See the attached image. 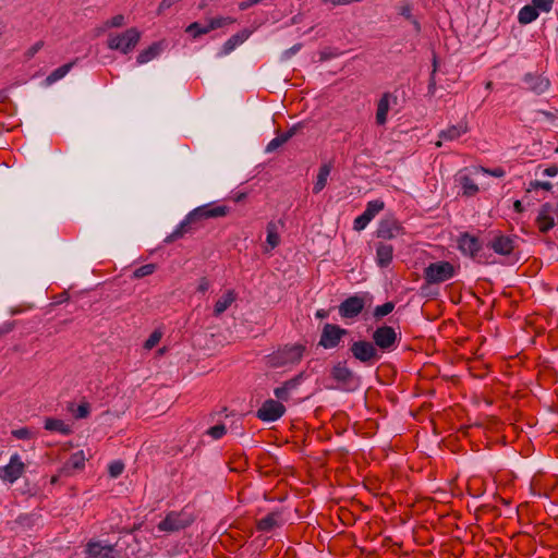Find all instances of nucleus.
Returning a JSON list of instances; mask_svg holds the SVG:
<instances>
[{
    "label": "nucleus",
    "instance_id": "f257e3e1",
    "mask_svg": "<svg viewBox=\"0 0 558 558\" xmlns=\"http://www.w3.org/2000/svg\"><path fill=\"white\" fill-rule=\"evenodd\" d=\"M229 208L225 205L207 204L195 208L177 228V236H181L197 227L203 219L225 217Z\"/></svg>",
    "mask_w": 558,
    "mask_h": 558
},
{
    "label": "nucleus",
    "instance_id": "f03ea898",
    "mask_svg": "<svg viewBox=\"0 0 558 558\" xmlns=\"http://www.w3.org/2000/svg\"><path fill=\"white\" fill-rule=\"evenodd\" d=\"M142 38V32L137 27H129L123 32H109L107 34L106 46L110 50L122 54L132 52Z\"/></svg>",
    "mask_w": 558,
    "mask_h": 558
},
{
    "label": "nucleus",
    "instance_id": "7ed1b4c3",
    "mask_svg": "<svg viewBox=\"0 0 558 558\" xmlns=\"http://www.w3.org/2000/svg\"><path fill=\"white\" fill-rule=\"evenodd\" d=\"M305 347L302 344H291L280 348L267 356L269 366L278 368L298 364L304 354Z\"/></svg>",
    "mask_w": 558,
    "mask_h": 558
},
{
    "label": "nucleus",
    "instance_id": "20e7f679",
    "mask_svg": "<svg viewBox=\"0 0 558 558\" xmlns=\"http://www.w3.org/2000/svg\"><path fill=\"white\" fill-rule=\"evenodd\" d=\"M457 271L458 267L450 262H434L424 269V279L428 284H439L452 279Z\"/></svg>",
    "mask_w": 558,
    "mask_h": 558
},
{
    "label": "nucleus",
    "instance_id": "39448f33",
    "mask_svg": "<svg viewBox=\"0 0 558 558\" xmlns=\"http://www.w3.org/2000/svg\"><path fill=\"white\" fill-rule=\"evenodd\" d=\"M373 344L378 352H392L399 343V333L391 326L377 327L372 335Z\"/></svg>",
    "mask_w": 558,
    "mask_h": 558
},
{
    "label": "nucleus",
    "instance_id": "423d86ee",
    "mask_svg": "<svg viewBox=\"0 0 558 558\" xmlns=\"http://www.w3.org/2000/svg\"><path fill=\"white\" fill-rule=\"evenodd\" d=\"M350 351L354 359L368 366L374 365L381 357L373 342L366 340L354 341L351 344Z\"/></svg>",
    "mask_w": 558,
    "mask_h": 558
},
{
    "label": "nucleus",
    "instance_id": "0eeeda50",
    "mask_svg": "<svg viewBox=\"0 0 558 558\" xmlns=\"http://www.w3.org/2000/svg\"><path fill=\"white\" fill-rule=\"evenodd\" d=\"M235 23V19L230 16H216L207 20L205 23L194 22L186 27V33L193 38L201 35L208 34L209 32L225 27Z\"/></svg>",
    "mask_w": 558,
    "mask_h": 558
},
{
    "label": "nucleus",
    "instance_id": "6e6552de",
    "mask_svg": "<svg viewBox=\"0 0 558 558\" xmlns=\"http://www.w3.org/2000/svg\"><path fill=\"white\" fill-rule=\"evenodd\" d=\"M26 465L20 454L14 453L10 457L7 465L0 466V480L13 484L25 473Z\"/></svg>",
    "mask_w": 558,
    "mask_h": 558
},
{
    "label": "nucleus",
    "instance_id": "1a4fd4ad",
    "mask_svg": "<svg viewBox=\"0 0 558 558\" xmlns=\"http://www.w3.org/2000/svg\"><path fill=\"white\" fill-rule=\"evenodd\" d=\"M348 333L347 329L335 324H325L320 333L318 345L324 349H335L341 339Z\"/></svg>",
    "mask_w": 558,
    "mask_h": 558
},
{
    "label": "nucleus",
    "instance_id": "9d476101",
    "mask_svg": "<svg viewBox=\"0 0 558 558\" xmlns=\"http://www.w3.org/2000/svg\"><path fill=\"white\" fill-rule=\"evenodd\" d=\"M457 243L458 250L462 255L469 256L473 259H480L482 243L476 235L469 232H463L459 235Z\"/></svg>",
    "mask_w": 558,
    "mask_h": 558
},
{
    "label": "nucleus",
    "instance_id": "9b49d317",
    "mask_svg": "<svg viewBox=\"0 0 558 558\" xmlns=\"http://www.w3.org/2000/svg\"><path fill=\"white\" fill-rule=\"evenodd\" d=\"M85 553L86 558H125L117 550L116 546L102 544L99 541L88 542Z\"/></svg>",
    "mask_w": 558,
    "mask_h": 558
},
{
    "label": "nucleus",
    "instance_id": "f8f14e48",
    "mask_svg": "<svg viewBox=\"0 0 558 558\" xmlns=\"http://www.w3.org/2000/svg\"><path fill=\"white\" fill-rule=\"evenodd\" d=\"M286 413V407L274 399L266 400L256 412V416L263 422H275Z\"/></svg>",
    "mask_w": 558,
    "mask_h": 558
},
{
    "label": "nucleus",
    "instance_id": "ddd939ff",
    "mask_svg": "<svg viewBox=\"0 0 558 558\" xmlns=\"http://www.w3.org/2000/svg\"><path fill=\"white\" fill-rule=\"evenodd\" d=\"M385 207L383 201L375 199L367 203L365 210L362 215L354 219V229L361 231L378 215Z\"/></svg>",
    "mask_w": 558,
    "mask_h": 558
},
{
    "label": "nucleus",
    "instance_id": "4468645a",
    "mask_svg": "<svg viewBox=\"0 0 558 558\" xmlns=\"http://www.w3.org/2000/svg\"><path fill=\"white\" fill-rule=\"evenodd\" d=\"M331 376L343 389H352L356 385L352 371L343 363H338L332 367Z\"/></svg>",
    "mask_w": 558,
    "mask_h": 558
},
{
    "label": "nucleus",
    "instance_id": "2eb2a0df",
    "mask_svg": "<svg viewBox=\"0 0 558 558\" xmlns=\"http://www.w3.org/2000/svg\"><path fill=\"white\" fill-rule=\"evenodd\" d=\"M364 305L363 298L350 296L339 305V314L342 318H355L363 311Z\"/></svg>",
    "mask_w": 558,
    "mask_h": 558
},
{
    "label": "nucleus",
    "instance_id": "dca6fc26",
    "mask_svg": "<svg viewBox=\"0 0 558 558\" xmlns=\"http://www.w3.org/2000/svg\"><path fill=\"white\" fill-rule=\"evenodd\" d=\"M487 245L496 254L510 255L514 250V239L509 235L498 233L488 242Z\"/></svg>",
    "mask_w": 558,
    "mask_h": 558
},
{
    "label": "nucleus",
    "instance_id": "f3484780",
    "mask_svg": "<svg viewBox=\"0 0 558 558\" xmlns=\"http://www.w3.org/2000/svg\"><path fill=\"white\" fill-rule=\"evenodd\" d=\"M166 47L167 44L163 40L153 43L151 45L147 46L138 52L136 58L137 63L142 65L159 58L165 51Z\"/></svg>",
    "mask_w": 558,
    "mask_h": 558
},
{
    "label": "nucleus",
    "instance_id": "a211bd4d",
    "mask_svg": "<svg viewBox=\"0 0 558 558\" xmlns=\"http://www.w3.org/2000/svg\"><path fill=\"white\" fill-rule=\"evenodd\" d=\"M523 83L527 89L537 94L544 93L549 87V80L544 77L541 72H527L524 75Z\"/></svg>",
    "mask_w": 558,
    "mask_h": 558
},
{
    "label": "nucleus",
    "instance_id": "6ab92c4d",
    "mask_svg": "<svg viewBox=\"0 0 558 558\" xmlns=\"http://www.w3.org/2000/svg\"><path fill=\"white\" fill-rule=\"evenodd\" d=\"M252 35V31L244 28L232 35L221 47L219 56H227L231 53L236 47L246 41Z\"/></svg>",
    "mask_w": 558,
    "mask_h": 558
},
{
    "label": "nucleus",
    "instance_id": "aec40b11",
    "mask_svg": "<svg viewBox=\"0 0 558 558\" xmlns=\"http://www.w3.org/2000/svg\"><path fill=\"white\" fill-rule=\"evenodd\" d=\"M284 523L282 514L279 511L268 513L257 522V530L262 532H271L277 527H280Z\"/></svg>",
    "mask_w": 558,
    "mask_h": 558
},
{
    "label": "nucleus",
    "instance_id": "412c9836",
    "mask_svg": "<svg viewBox=\"0 0 558 558\" xmlns=\"http://www.w3.org/2000/svg\"><path fill=\"white\" fill-rule=\"evenodd\" d=\"M391 102H396V97L389 93H385L377 102L376 123L384 125L387 122L388 112Z\"/></svg>",
    "mask_w": 558,
    "mask_h": 558
},
{
    "label": "nucleus",
    "instance_id": "4be33fe9",
    "mask_svg": "<svg viewBox=\"0 0 558 558\" xmlns=\"http://www.w3.org/2000/svg\"><path fill=\"white\" fill-rule=\"evenodd\" d=\"M86 457L83 450L76 451L71 454L68 461L63 464L61 472L64 475H71L74 471L82 470L85 466Z\"/></svg>",
    "mask_w": 558,
    "mask_h": 558
},
{
    "label": "nucleus",
    "instance_id": "5701e85b",
    "mask_svg": "<svg viewBox=\"0 0 558 558\" xmlns=\"http://www.w3.org/2000/svg\"><path fill=\"white\" fill-rule=\"evenodd\" d=\"M126 25V17L123 14H116L110 19H107L95 28V36H100L112 28H121Z\"/></svg>",
    "mask_w": 558,
    "mask_h": 558
},
{
    "label": "nucleus",
    "instance_id": "b1692460",
    "mask_svg": "<svg viewBox=\"0 0 558 558\" xmlns=\"http://www.w3.org/2000/svg\"><path fill=\"white\" fill-rule=\"evenodd\" d=\"M400 226L393 219H384L377 228V236L380 239H392L399 234Z\"/></svg>",
    "mask_w": 558,
    "mask_h": 558
},
{
    "label": "nucleus",
    "instance_id": "393cba45",
    "mask_svg": "<svg viewBox=\"0 0 558 558\" xmlns=\"http://www.w3.org/2000/svg\"><path fill=\"white\" fill-rule=\"evenodd\" d=\"M393 257V247L388 243H378L376 246V262L379 267H387Z\"/></svg>",
    "mask_w": 558,
    "mask_h": 558
},
{
    "label": "nucleus",
    "instance_id": "a878e982",
    "mask_svg": "<svg viewBox=\"0 0 558 558\" xmlns=\"http://www.w3.org/2000/svg\"><path fill=\"white\" fill-rule=\"evenodd\" d=\"M299 384H300V378L294 377V378L283 383L282 386L277 387L274 390V395L278 399L277 401H279L281 403H282V401H288L290 399L291 392L298 388Z\"/></svg>",
    "mask_w": 558,
    "mask_h": 558
},
{
    "label": "nucleus",
    "instance_id": "bb28decb",
    "mask_svg": "<svg viewBox=\"0 0 558 558\" xmlns=\"http://www.w3.org/2000/svg\"><path fill=\"white\" fill-rule=\"evenodd\" d=\"M236 300V293L234 290H227L215 303L214 315L220 316L225 313L231 304Z\"/></svg>",
    "mask_w": 558,
    "mask_h": 558
},
{
    "label": "nucleus",
    "instance_id": "cd10ccee",
    "mask_svg": "<svg viewBox=\"0 0 558 558\" xmlns=\"http://www.w3.org/2000/svg\"><path fill=\"white\" fill-rule=\"evenodd\" d=\"M469 131L468 123L461 121L457 125H451L447 130L441 131L439 137L446 141H453L459 138L461 135L465 134Z\"/></svg>",
    "mask_w": 558,
    "mask_h": 558
},
{
    "label": "nucleus",
    "instance_id": "c85d7f7f",
    "mask_svg": "<svg viewBox=\"0 0 558 558\" xmlns=\"http://www.w3.org/2000/svg\"><path fill=\"white\" fill-rule=\"evenodd\" d=\"M296 133V128L293 126L289 131L278 134L266 146V151L271 153L287 143Z\"/></svg>",
    "mask_w": 558,
    "mask_h": 558
},
{
    "label": "nucleus",
    "instance_id": "c756f323",
    "mask_svg": "<svg viewBox=\"0 0 558 558\" xmlns=\"http://www.w3.org/2000/svg\"><path fill=\"white\" fill-rule=\"evenodd\" d=\"M330 172H331V163L330 162L324 163L320 166V168L318 170L317 178H316V182L314 183V186H313V192L315 194H318L320 191L324 190V187L327 184V180H328Z\"/></svg>",
    "mask_w": 558,
    "mask_h": 558
},
{
    "label": "nucleus",
    "instance_id": "7c9ffc66",
    "mask_svg": "<svg viewBox=\"0 0 558 558\" xmlns=\"http://www.w3.org/2000/svg\"><path fill=\"white\" fill-rule=\"evenodd\" d=\"M458 182L465 196H474L478 192L476 182L466 173H460Z\"/></svg>",
    "mask_w": 558,
    "mask_h": 558
},
{
    "label": "nucleus",
    "instance_id": "2f4dec72",
    "mask_svg": "<svg viewBox=\"0 0 558 558\" xmlns=\"http://www.w3.org/2000/svg\"><path fill=\"white\" fill-rule=\"evenodd\" d=\"M45 428L50 432H57L62 435H69L72 433L71 426L62 420L47 418L45 421Z\"/></svg>",
    "mask_w": 558,
    "mask_h": 558
},
{
    "label": "nucleus",
    "instance_id": "473e14b6",
    "mask_svg": "<svg viewBox=\"0 0 558 558\" xmlns=\"http://www.w3.org/2000/svg\"><path fill=\"white\" fill-rule=\"evenodd\" d=\"M538 17L537 10L530 3L521 8L518 14V21L520 24L526 25L534 22Z\"/></svg>",
    "mask_w": 558,
    "mask_h": 558
},
{
    "label": "nucleus",
    "instance_id": "72a5a7b5",
    "mask_svg": "<svg viewBox=\"0 0 558 558\" xmlns=\"http://www.w3.org/2000/svg\"><path fill=\"white\" fill-rule=\"evenodd\" d=\"M266 242L269 245L270 250H274L280 243V236H279V233H278L277 225L275 222H272V221L267 225V239H266Z\"/></svg>",
    "mask_w": 558,
    "mask_h": 558
},
{
    "label": "nucleus",
    "instance_id": "f704fd0d",
    "mask_svg": "<svg viewBox=\"0 0 558 558\" xmlns=\"http://www.w3.org/2000/svg\"><path fill=\"white\" fill-rule=\"evenodd\" d=\"M555 226L554 218L545 213H541L537 217V227L541 232H547Z\"/></svg>",
    "mask_w": 558,
    "mask_h": 558
},
{
    "label": "nucleus",
    "instance_id": "c9c22d12",
    "mask_svg": "<svg viewBox=\"0 0 558 558\" xmlns=\"http://www.w3.org/2000/svg\"><path fill=\"white\" fill-rule=\"evenodd\" d=\"M156 268V264H146L141 267H137L136 269H134L132 278L142 279L144 277L150 276L155 272Z\"/></svg>",
    "mask_w": 558,
    "mask_h": 558
},
{
    "label": "nucleus",
    "instance_id": "e433bc0d",
    "mask_svg": "<svg viewBox=\"0 0 558 558\" xmlns=\"http://www.w3.org/2000/svg\"><path fill=\"white\" fill-rule=\"evenodd\" d=\"M194 521V513L190 508H184L177 518V530L179 525L185 527Z\"/></svg>",
    "mask_w": 558,
    "mask_h": 558
},
{
    "label": "nucleus",
    "instance_id": "4c0bfd02",
    "mask_svg": "<svg viewBox=\"0 0 558 558\" xmlns=\"http://www.w3.org/2000/svg\"><path fill=\"white\" fill-rule=\"evenodd\" d=\"M395 308V304L392 302H386L383 305H378L374 310V317L376 319H380L387 315H389Z\"/></svg>",
    "mask_w": 558,
    "mask_h": 558
},
{
    "label": "nucleus",
    "instance_id": "58836bf2",
    "mask_svg": "<svg viewBox=\"0 0 558 558\" xmlns=\"http://www.w3.org/2000/svg\"><path fill=\"white\" fill-rule=\"evenodd\" d=\"M531 4L537 10V13H548L553 9L554 0H532Z\"/></svg>",
    "mask_w": 558,
    "mask_h": 558
},
{
    "label": "nucleus",
    "instance_id": "ea45409f",
    "mask_svg": "<svg viewBox=\"0 0 558 558\" xmlns=\"http://www.w3.org/2000/svg\"><path fill=\"white\" fill-rule=\"evenodd\" d=\"M162 335L163 333L160 329L154 330L151 335L148 337V339L145 341L144 348L146 350H151L153 348H155L161 340Z\"/></svg>",
    "mask_w": 558,
    "mask_h": 558
},
{
    "label": "nucleus",
    "instance_id": "a19ab883",
    "mask_svg": "<svg viewBox=\"0 0 558 558\" xmlns=\"http://www.w3.org/2000/svg\"><path fill=\"white\" fill-rule=\"evenodd\" d=\"M226 433H227V428L223 424H217L207 430V434L213 439H220L221 437H223L226 435Z\"/></svg>",
    "mask_w": 558,
    "mask_h": 558
},
{
    "label": "nucleus",
    "instance_id": "79ce46f5",
    "mask_svg": "<svg viewBox=\"0 0 558 558\" xmlns=\"http://www.w3.org/2000/svg\"><path fill=\"white\" fill-rule=\"evenodd\" d=\"M124 464L121 461H113L109 464V474L111 477L117 478L122 474Z\"/></svg>",
    "mask_w": 558,
    "mask_h": 558
},
{
    "label": "nucleus",
    "instance_id": "37998d69",
    "mask_svg": "<svg viewBox=\"0 0 558 558\" xmlns=\"http://www.w3.org/2000/svg\"><path fill=\"white\" fill-rule=\"evenodd\" d=\"M477 171H481L483 173H486V174H489L492 177H496V178H502L506 175V171L504 170V168L501 167H496L494 169H489V168H484V167H480L477 169Z\"/></svg>",
    "mask_w": 558,
    "mask_h": 558
},
{
    "label": "nucleus",
    "instance_id": "c03bdc74",
    "mask_svg": "<svg viewBox=\"0 0 558 558\" xmlns=\"http://www.w3.org/2000/svg\"><path fill=\"white\" fill-rule=\"evenodd\" d=\"M401 15L411 21L413 28L416 33L421 31V25L415 19H413L410 7H403L401 9Z\"/></svg>",
    "mask_w": 558,
    "mask_h": 558
},
{
    "label": "nucleus",
    "instance_id": "a18cd8bd",
    "mask_svg": "<svg viewBox=\"0 0 558 558\" xmlns=\"http://www.w3.org/2000/svg\"><path fill=\"white\" fill-rule=\"evenodd\" d=\"M90 412V407L88 403H82L77 407V409L74 412V416L76 418H85L88 416Z\"/></svg>",
    "mask_w": 558,
    "mask_h": 558
},
{
    "label": "nucleus",
    "instance_id": "49530a36",
    "mask_svg": "<svg viewBox=\"0 0 558 558\" xmlns=\"http://www.w3.org/2000/svg\"><path fill=\"white\" fill-rule=\"evenodd\" d=\"M12 436L16 439H29L32 437V432L27 427H22L19 429H13Z\"/></svg>",
    "mask_w": 558,
    "mask_h": 558
},
{
    "label": "nucleus",
    "instance_id": "de8ad7c7",
    "mask_svg": "<svg viewBox=\"0 0 558 558\" xmlns=\"http://www.w3.org/2000/svg\"><path fill=\"white\" fill-rule=\"evenodd\" d=\"M159 530L161 531H172L174 530V520L171 518V515H167L165 520H162L159 525Z\"/></svg>",
    "mask_w": 558,
    "mask_h": 558
},
{
    "label": "nucleus",
    "instance_id": "09e8293b",
    "mask_svg": "<svg viewBox=\"0 0 558 558\" xmlns=\"http://www.w3.org/2000/svg\"><path fill=\"white\" fill-rule=\"evenodd\" d=\"M66 72H52L49 76L45 80V86H50L54 82L61 80Z\"/></svg>",
    "mask_w": 558,
    "mask_h": 558
},
{
    "label": "nucleus",
    "instance_id": "8fccbe9b",
    "mask_svg": "<svg viewBox=\"0 0 558 558\" xmlns=\"http://www.w3.org/2000/svg\"><path fill=\"white\" fill-rule=\"evenodd\" d=\"M44 46L43 41L35 43L28 50H27V57L32 58L34 57Z\"/></svg>",
    "mask_w": 558,
    "mask_h": 558
},
{
    "label": "nucleus",
    "instance_id": "3c124183",
    "mask_svg": "<svg viewBox=\"0 0 558 558\" xmlns=\"http://www.w3.org/2000/svg\"><path fill=\"white\" fill-rule=\"evenodd\" d=\"M544 174L547 177H556L558 174V168L556 166L548 167L544 170Z\"/></svg>",
    "mask_w": 558,
    "mask_h": 558
},
{
    "label": "nucleus",
    "instance_id": "603ef678",
    "mask_svg": "<svg viewBox=\"0 0 558 558\" xmlns=\"http://www.w3.org/2000/svg\"><path fill=\"white\" fill-rule=\"evenodd\" d=\"M329 315V312L327 310L320 308L316 312L315 316L319 319L327 318Z\"/></svg>",
    "mask_w": 558,
    "mask_h": 558
},
{
    "label": "nucleus",
    "instance_id": "864d4df0",
    "mask_svg": "<svg viewBox=\"0 0 558 558\" xmlns=\"http://www.w3.org/2000/svg\"><path fill=\"white\" fill-rule=\"evenodd\" d=\"M319 56H320V60H327L329 58H332L335 54L332 52H330L329 50H323V51H320Z\"/></svg>",
    "mask_w": 558,
    "mask_h": 558
},
{
    "label": "nucleus",
    "instance_id": "5fc2aeb1",
    "mask_svg": "<svg viewBox=\"0 0 558 558\" xmlns=\"http://www.w3.org/2000/svg\"><path fill=\"white\" fill-rule=\"evenodd\" d=\"M172 3H173V0H162V2L159 5V11L170 8L172 5Z\"/></svg>",
    "mask_w": 558,
    "mask_h": 558
},
{
    "label": "nucleus",
    "instance_id": "6e6d98bb",
    "mask_svg": "<svg viewBox=\"0 0 558 558\" xmlns=\"http://www.w3.org/2000/svg\"><path fill=\"white\" fill-rule=\"evenodd\" d=\"M535 186H538L543 190L549 191L551 189L550 182H536Z\"/></svg>",
    "mask_w": 558,
    "mask_h": 558
},
{
    "label": "nucleus",
    "instance_id": "4d7b16f0",
    "mask_svg": "<svg viewBox=\"0 0 558 558\" xmlns=\"http://www.w3.org/2000/svg\"><path fill=\"white\" fill-rule=\"evenodd\" d=\"M9 99L7 90H0V104H4Z\"/></svg>",
    "mask_w": 558,
    "mask_h": 558
},
{
    "label": "nucleus",
    "instance_id": "13d9d810",
    "mask_svg": "<svg viewBox=\"0 0 558 558\" xmlns=\"http://www.w3.org/2000/svg\"><path fill=\"white\" fill-rule=\"evenodd\" d=\"M514 210L521 213L523 210L522 203L520 201H515L513 204Z\"/></svg>",
    "mask_w": 558,
    "mask_h": 558
},
{
    "label": "nucleus",
    "instance_id": "bf43d9fd",
    "mask_svg": "<svg viewBox=\"0 0 558 558\" xmlns=\"http://www.w3.org/2000/svg\"><path fill=\"white\" fill-rule=\"evenodd\" d=\"M71 66H72V64H64V65H62L61 68H59L58 70H64V71H68V70H71Z\"/></svg>",
    "mask_w": 558,
    "mask_h": 558
},
{
    "label": "nucleus",
    "instance_id": "052dcab7",
    "mask_svg": "<svg viewBox=\"0 0 558 558\" xmlns=\"http://www.w3.org/2000/svg\"><path fill=\"white\" fill-rule=\"evenodd\" d=\"M435 73L436 72H432V76H430V80H429V86L435 84Z\"/></svg>",
    "mask_w": 558,
    "mask_h": 558
},
{
    "label": "nucleus",
    "instance_id": "680f3d73",
    "mask_svg": "<svg viewBox=\"0 0 558 558\" xmlns=\"http://www.w3.org/2000/svg\"><path fill=\"white\" fill-rule=\"evenodd\" d=\"M4 28H5L4 23H3V22H0V36L3 34Z\"/></svg>",
    "mask_w": 558,
    "mask_h": 558
},
{
    "label": "nucleus",
    "instance_id": "e2e57ef3",
    "mask_svg": "<svg viewBox=\"0 0 558 558\" xmlns=\"http://www.w3.org/2000/svg\"><path fill=\"white\" fill-rule=\"evenodd\" d=\"M28 520V515H21L19 517V522H23V521H26Z\"/></svg>",
    "mask_w": 558,
    "mask_h": 558
},
{
    "label": "nucleus",
    "instance_id": "0e129e2a",
    "mask_svg": "<svg viewBox=\"0 0 558 558\" xmlns=\"http://www.w3.org/2000/svg\"><path fill=\"white\" fill-rule=\"evenodd\" d=\"M198 536H196L194 542H189V547H193L195 544H197Z\"/></svg>",
    "mask_w": 558,
    "mask_h": 558
},
{
    "label": "nucleus",
    "instance_id": "69168bd1",
    "mask_svg": "<svg viewBox=\"0 0 558 558\" xmlns=\"http://www.w3.org/2000/svg\"><path fill=\"white\" fill-rule=\"evenodd\" d=\"M291 21H292V24L298 23L299 22V16L298 15L293 16Z\"/></svg>",
    "mask_w": 558,
    "mask_h": 558
},
{
    "label": "nucleus",
    "instance_id": "338daca9",
    "mask_svg": "<svg viewBox=\"0 0 558 558\" xmlns=\"http://www.w3.org/2000/svg\"><path fill=\"white\" fill-rule=\"evenodd\" d=\"M206 289H207V284L206 283L199 286V290L205 291Z\"/></svg>",
    "mask_w": 558,
    "mask_h": 558
},
{
    "label": "nucleus",
    "instance_id": "774afa93",
    "mask_svg": "<svg viewBox=\"0 0 558 558\" xmlns=\"http://www.w3.org/2000/svg\"><path fill=\"white\" fill-rule=\"evenodd\" d=\"M165 351H166V349H165V348L159 349V350H158V354H159V355H161V354H163V353H165Z\"/></svg>",
    "mask_w": 558,
    "mask_h": 558
}]
</instances>
